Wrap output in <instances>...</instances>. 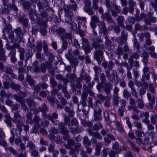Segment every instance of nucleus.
Instances as JSON below:
<instances>
[{"mask_svg": "<svg viewBox=\"0 0 157 157\" xmlns=\"http://www.w3.org/2000/svg\"><path fill=\"white\" fill-rule=\"evenodd\" d=\"M62 87V84H59L57 85V89L53 88L51 91V94L53 96H55L57 94L58 91Z\"/></svg>", "mask_w": 157, "mask_h": 157, "instance_id": "53", "label": "nucleus"}, {"mask_svg": "<svg viewBox=\"0 0 157 157\" xmlns=\"http://www.w3.org/2000/svg\"><path fill=\"white\" fill-rule=\"evenodd\" d=\"M19 95L17 94H13V98L16 100L17 101V97L21 98H22L23 101H24L23 98L27 96V93L25 92H23L22 91L20 90L18 93Z\"/></svg>", "mask_w": 157, "mask_h": 157, "instance_id": "35", "label": "nucleus"}, {"mask_svg": "<svg viewBox=\"0 0 157 157\" xmlns=\"http://www.w3.org/2000/svg\"><path fill=\"white\" fill-rule=\"evenodd\" d=\"M53 123L57 125L59 129L60 130L62 135L65 134L69 132L68 130L65 127V124L63 123L59 122V121H56Z\"/></svg>", "mask_w": 157, "mask_h": 157, "instance_id": "10", "label": "nucleus"}, {"mask_svg": "<svg viewBox=\"0 0 157 157\" xmlns=\"http://www.w3.org/2000/svg\"><path fill=\"white\" fill-rule=\"evenodd\" d=\"M25 80L30 86H33L34 85L35 81L31 75L27 74Z\"/></svg>", "mask_w": 157, "mask_h": 157, "instance_id": "39", "label": "nucleus"}, {"mask_svg": "<svg viewBox=\"0 0 157 157\" xmlns=\"http://www.w3.org/2000/svg\"><path fill=\"white\" fill-rule=\"evenodd\" d=\"M67 141V144L65 145V147L67 149L72 148L75 145V142L74 140L70 139Z\"/></svg>", "mask_w": 157, "mask_h": 157, "instance_id": "31", "label": "nucleus"}, {"mask_svg": "<svg viewBox=\"0 0 157 157\" xmlns=\"http://www.w3.org/2000/svg\"><path fill=\"white\" fill-rule=\"evenodd\" d=\"M112 150H114L115 151L119 154L122 152V149L120 147L119 144L117 142H116L113 144Z\"/></svg>", "mask_w": 157, "mask_h": 157, "instance_id": "24", "label": "nucleus"}, {"mask_svg": "<svg viewBox=\"0 0 157 157\" xmlns=\"http://www.w3.org/2000/svg\"><path fill=\"white\" fill-rule=\"evenodd\" d=\"M114 123L116 126L117 130L121 133L123 132L124 131V129L123 127L121 122L118 121H116L114 122Z\"/></svg>", "mask_w": 157, "mask_h": 157, "instance_id": "29", "label": "nucleus"}, {"mask_svg": "<svg viewBox=\"0 0 157 157\" xmlns=\"http://www.w3.org/2000/svg\"><path fill=\"white\" fill-rule=\"evenodd\" d=\"M14 123L16 124V126L18 131L20 132H21L22 131V127L24 125V123L22 121H21V120L16 121L13 122Z\"/></svg>", "mask_w": 157, "mask_h": 157, "instance_id": "44", "label": "nucleus"}, {"mask_svg": "<svg viewBox=\"0 0 157 157\" xmlns=\"http://www.w3.org/2000/svg\"><path fill=\"white\" fill-rule=\"evenodd\" d=\"M26 147L30 150L35 149L36 146L31 141H28Z\"/></svg>", "mask_w": 157, "mask_h": 157, "instance_id": "63", "label": "nucleus"}, {"mask_svg": "<svg viewBox=\"0 0 157 157\" xmlns=\"http://www.w3.org/2000/svg\"><path fill=\"white\" fill-rule=\"evenodd\" d=\"M102 110L101 109L98 107H96L94 111V119L92 120L93 122H101L102 120L101 116Z\"/></svg>", "mask_w": 157, "mask_h": 157, "instance_id": "6", "label": "nucleus"}, {"mask_svg": "<svg viewBox=\"0 0 157 157\" xmlns=\"http://www.w3.org/2000/svg\"><path fill=\"white\" fill-rule=\"evenodd\" d=\"M136 102L137 103V107L140 109H143L145 106L144 104V102L142 96L140 98H138L136 101Z\"/></svg>", "mask_w": 157, "mask_h": 157, "instance_id": "38", "label": "nucleus"}, {"mask_svg": "<svg viewBox=\"0 0 157 157\" xmlns=\"http://www.w3.org/2000/svg\"><path fill=\"white\" fill-rule=\"evenodd\" d=\"M14 31L15 33L20 37V40L19 42H20L23 40V37L22 36L23 35V33L20 27H18L14 29Z\"/></svg>", "mask_w": 157, "mask_h": 157, "instance_id": "30", "label": "nucleus"}, {"mask_svg": "<svg viewBox=\"0 0 157 157\" xmlns=\"http://www.w3.org/2000/svg\"><path fill=\"white\" fill-rule=\"evenodd\" d=\"M101 66L105 69L112 70L113 67L114 66V63L112 61H109V63L106 61H104L102 63Z\"/></svg>", "mask_w": 157, "mask_h": 157, "instance_id": "21", "label": "nucleus"}, {"mask_svg": "<svg viewBox=\"0 0 157 157\" xmlns=\"http://www.w3.org/2000/svg\"><path fill=\"white\" fill-rule=\"evenodd\" d=\"M77 8L78 6L77 4L65 5L63 6V10L64 11H70V10L74 11H76Z\"/></svg>", "mask_w": 157, "mask_h": 157, "instance_id": "19", "label": "nucleus"}, {"mask_svg": "<svg viewBox=\"0 0 157 157\" xmlns=\"http://www.w3.org/2000/svg\"><path fill=\"white\" fill-rule=\"evenodd\" d=\"M50 82L51 84V86L52 88H55L57 85V82L53 77L50 78Z\"/></svg>", "mask_w": 157, "mask_h": 157, "instance_id": "62", "label": "nucleus"}, {"mask_svg": "<svg viewBox=\"0 0 157 157\" xmlns=\"http://www.w3.org/2000/svg\"><path fill=\"white\" fill-rule=\"evenodd\" d=\"M39 62L36 60H35L33 63V70L34 72L36 73L40 72V67L39 66Z\"/></svg>", "mask_w": 157, "mask_h": 157, "instance_id": "32", "label": "nucleus"}, {"mask_svg": "<svg viewBox=\"0 0 157 157\" xmlns=\"http://www.w3.org/2000/svg\"><path fill=\"white\" fill-rule=\"evenodd\" d=\"M137 15H136L135 17V18L137 21H139L142 19H144L147 15L144 13H141L140 16H139L138 13Z\"/></svg>", "mask_w": 157, "mask_h": 157, "instance_id": "52", "label": "nucleus"}, {"mask_svg": "<svg viewBox=\"0 0 157 157\" xmlns=\"http://www.w3.org/2000/svg\"><path fill=\"white\" fill-rule=\"evenodd\" d=\"M6 50L4 48L0 49V60L6 62L7 56L5 55Z\"/></svg>", "mask_w": 157, "mask_h": 157, "instance_id": "34", "label": "nucleus"}, {"mask_svg": "<svg viewBox=\"0 0 157 157\" xmlns=\"http://www.w3.org/2000/svg\"><path fill=\"white\" fill-rule=\"evenodd\" d=\"M18 21L25 27H26L28 25L29 22V19L26 18H25L23 17H21L18 18Z\"/></svg>", "mask_w": 157, "mask_h": 157, "instance_id": "40", "label": "nucleus"}, {"mask_svg": "<svg viewBox=\"0 0 157 157\" xmlns=\"http://www.w3.org/2000/svg\"><path fill=\"white\" fill-rule=\"evenodd\" d=\"M99 19L98 17L96 15H92L91 17V21L90 23V25L93 29L95 28L97 26L96 23H99Z\"/></svg>", "mask_w": 157, "mask_h": 157, "instance_id": "17", "label": "nucleus"}, {"mask_svg": "<svg viewBox=\"0 0 157 157\" xmlns=\"http://www.w3.org/2000/svg\"><path fill=\"white\" fill-rule=\"evenodd\" d=\"M83 143L85 146H89L91 144V141L88 139L87 136H85L83 139Z\"/></svg>", "mask_w": 157, "mask_h": 157, "instance_id": "57", "label": "nucleus"}, {"mask_svg": "<svg viewBox=\"0 0 157 157\" xmlns=\"http://www.w3.org/2000/svg\"><path fill=\"white\" fill-rule=\"evenodd\" d=\"M56 33L60 37L61 39L65 38L66 31L63 28H59L56 30Z\"/></svg>", "mask_w": 157, "mask_h": 157, "instance_id": "26", "label": "nucleus"}, {"mask_svg": "<svg viewBox=\"0 0 157 157\" xmlns=\"http://www.w3.org/2000/svg\"><path fill=\"white\" fill-rule=\"evenodd\" d=\"M124 17L122 16H119L117 18V21L118 25L120 27L122 28H125V26L124 25Z\"/></svg>", "mask_w": 157, "mask_h": 157, "instance_id": "28", "label": "nucleus"}, {"mask_svg": "<svg viewBox=\"0 0 157 157\" xmlns=\"http://www.w3.org/2000/svg\"><path fill=\"white\" fill-rule=\"evenodd\" d=\"M109 11H108V12L102 14L101 16V18L103 20L106 19L109 24L114 23V21L110 14Z\"/></svg>", "mask_w": 157, "mask_h": 157, "instance_id": "12", "label": "nucleus"}, {"mask_svg": "<svg viewBox=\"0 0 157 157\" xmlns=\"http://www.w3.org/2000/svg\"><path fill=\"white\" fill-rule=\"evenodd\" d=\"M87 131L90 136H93L99 140H101L102 139V136H105L108 134L107 131L104 129H102L101 130L100 133L98 131L94 132L90 128L88 129Z\"/></svg>", "mask_w": 157, "mask_h": 157, "instance_id": "5", "label": "nucleus"}, {"mask_svg": "<svg viewBox=\"0 0 157 157\" xmlns=\"http://www.w3.org/2000/svg\"><path fill=\"white\" fill-rule=\"evenodd\" d=\"M151 123L153 125L156 124L157 121V115L155 114L151 115L150 117Z\"/></svg>", "mask_w": 157, "mask_h": 157, "instance_id": "59", "label": "nucleus"}, {"mask_svg": "<svg viewBox=\"0 0 157 157\" xmlns=\"http://www.w3.org/2000/svg\"><path fill=\"white\" fill-rule=\"evenodd\" d=\"M127 141L130 145L133 151H136L137 153H140V149L138 146H136L135 144L129 139H127Z\"/></svg>", "mask_w": 157, "mask_h": 157, "instance_id": "33", "label": "nucleus"}, {"mask_svg": "<svg viewBox=\"0 0 157 157\" xmlns=\"http://www.w3.org/2000/svg\"><path fill=\"white\" fill-rule=\"evenodd\" d=\"M52 66L51 63L48 61L41 63L40 67V72H41L43 73H45L46 71V68L50 69Z\"/></svg>", "mask_w": 157, "mask_h": 157, "instance_id": "13", "label": "nucleus"}, {"mask_svg": "<svg viewBox=\"0 0 157 157\" xmlns=\"http://www.w3.org/2000/svg\"><path fill=\"white\" fill-rule=\"evenodd\" d=\"M147 95L148 99L149 102H155V98L154 95H152L149 93H147Z\"/></svg>", "mask_w": 157, "mask_h": 157, "instance_id": "61", "label": "nucleus"}, {"mask_svg": "<svg viewBox=\"0 0 157 157\" xmlns=\"http://www.w3.org/2000/svg\"><path fill=\"white\" fill-rule=\"evenodd\" d=\"M141 57L143 59L142 61L144 66L143 69V75L142 76V81L144 82L145 80L149 81L150 79V75L148 73L150 70V68L148 67L147 65L148 64L149 55L147 52H144L141 54Z\"/></svg>", "mask_w": 157, "mask_h": 157, "instance_id": "1", "label": "nucleus"}, {"mask_svg": "<svg viewBox=\"0 0 157 157\" xmlns=\"http://www.w3.org/2000/svg\"><path fill=\"white\" fill-rule=\"evenodd\" d=\"M18 52H20L19 57L21 60H23L25 58V50L23 48H20L18 50Z\"/></svg>", "mask_w": 157, "mask_h": 157, "instance_id": "56", "label": "nucleus"}, {"mask_svg": "<svg viewBox=\"0 0 157 157\" xmlns=\"http://www.w3.org/2000/svg\"><path fill=\"white\" fill-rule=\"evenodd\" d=\"M128 62L130 65H132L133 67H135V68H137L140 67L139 62L137 60L134 61L133 59H132L131 60H128Z\"/></svg>", "mask_w": 157, "mask_h": 157, "instance_id": "50", "label": "nucleus"}, {"mask_svg": "<svg viewBox=\"0 0 157 157\" xmlns=\"http://www.w3.org/2000/svg\"><path fill=\"white\" fill-rule=\"evenodd\" d=\"M103 125L101 122H98V123L94 124L92 127L93 131H98L99 129L102 128Z\"/></svg>", "mask_w": 157, "mask_h": 157, "instance_id": "37", "label": "nucleus"}, {"mask_svg": "<svg viewBox=\"0 0 157 157\" xmlns=\"http://www.w3.org/2000/svg\"><path fill=\"white\" fill-rule=\"evenodd\" d=\"M116 140L115 137L110 133H108L107 137H105L104 138V141L107 144H110L112 140L115 141Z\"/></svg>", "mask_w": 157, "mask_h": 157, "instance_id": "23", "label": "nucleus"}, {"mask_svg": "<svg viewBox=\"0 0 157 157\" xmlns=\"http://www.w3.org/2000/svg\"><path fill=\"white\" fill-rule=\"evenodd\" d=\"M98 26L100 29V33H102L105 35H107L108 34L107 29L104 21H100L99 22Z\"/></svg>", "mask_w": 157, "mask_h": 157, "instance_id": "15", "label": "nucleus"}, {"mask_svg": "<svg viewBox=\"0 0 157 157\" xmlns=\"http://www.w3.org/2000/svg\"><path fill=\"white\" fill-rule=\"evenodd\" d=\"M104 117L109 124H111L112 122L114 123L116 121V115L115 114L113 113H109L107 111L104 112Z\"/></svg>", "mask_w": 157, "mask_h": 157, "instance_id": "7", "label": "nucleus"}, {"mask_svg": "<svg viewBox=\"0 0 157 157\" xmlns=\"http://www.w3.org/2000/svg\"><path fill=\"white\" fill-rule=\"evenodd\" d=\"M96 88L99 92H100L103 88L106 95L110 94V91L113 88V86L110 82L105 83L99 82L96 86Z\"/></svg>", "mask_w": 157, "mask_h": 157, "instance_id": "4", "label": "nucleus"}, {"mask_svg": "<svg viewBox=\"0 0 157 157\" xmlns=\"http://www.w3.org/2000/svg\"><path fill=\"white\" fill-rule=\"evenodd\" d=\"M16 49H12L8 54V56L10 57V61L13 63H15L17 60L16 57Z\"/></svg>", "mask_w": 157, "mask_h": 157, "instance_id": "18", "label": "nucleus"}, {"mask_svg": "<svg viewBox=\"0 0 157 157\" xmlns=\"http://www.w3.org/2000/svg\"><path fill=\"white\" fill-rule=\"evenodd\" d=\"M93 69L95 71V76H98L101 71V68L98 66H95L94 67Z\"/></svg>", "mask_w": 157, "mask_h": 157, "instance_id": "64", "label": "nucleus"}, {"mask_svg": "<svg viewBox=\"0 0 157 157\" xmlns=\"http://www.w3.org/2000/svg\"><path fill=\"white\" fill-rule=\"evenodd\" d=\"M34 14L36 18V24L40 27V32L43 36H45L47 32L46 29L44 28L47 27V24L45 21L42 20L41 18L40 17L39 15L36 13V12H34Z\"/></svg>", "mask_w": 157, "mask_h": 157, "instance_id": "3", "label": "nucleus"}, {"mask_svg": "<svg viewBox=\"0 0 157 157\" xmlns=\"http://www.w3.org/2000/svg\"><path fill=\"white\" fill-rule=\"evenodd\" d=\"M83 130V128L78 129V128L71 127L69 128L70 132L72 134H77L81 132Z\"/></svg>", "mask_w": 157, "mask_h": 157, "instance_id": "45", "label": "nucleus"}, {"mask_svg": "<svg viewBox=\"0 0 157 157\" xmlns=\"http://www.w3.org/2000/svg\"><path fill=\"white\" fill-rule=\"evenodd\" d=\"M10 86L12 89L17 91L20 90L21 89V86L20 85L15 84L13 82H11Z\"/></svg>", "mask_w": 157, "mask_h": 157, "instance_id": "54", "label": "nucleus"}, {"mask_svg": "<svg viewBox=\"0 0 157 157\" xmlns=\"http://www.w3.org/2000/svg\"><path fill=\"white\" fill-rule=\"evenodd\" d=\"M16 98L17 99V101L20 103L21 108L23 109L25 113L28 112L29 110L25 104V101H23L21 98L17 97Z\"/></svg>", "mask_w": 157, "mask_h": 157, "instance_id": "25", "label": "nucleus"}, {"mask_svg": "<svg viewBox=\"0 0 157 157\" xmlns=\"http://www.w3.org/2000/svg\"><path fill=\"white\" fill-rule=\"evenodd\" d=\"M143 149L145 150L148 152H151L152 151V147L150 144H144L140 146Z\"/></svg>", "mask_w": 157, "mask_h": 157, "instance_id": "60", "label": "nucleus"}, {"mask_svg": "<svg viewBox=\"0 0 157 157\" xmlns=\"http://www.w3.org/2000/svg\"><path fill=\"white\" fill-rule=\"evenodd\" d=\"M148 74L150 75L151 74L152 75V78L154 79V81H155L157 78V75L155 74L154 68L153 67H151L150 69V70L148 72Z\"/></svg>", "mask_w": 157, "mask_h": 157, "instance_id": "55", "label": "nucleus"}, {"mask_svg": "<svg viewBox=\"0 0 157 157\" xmlns=\"http://www.w3.org/2000/svg\"><path fill=\"white\" fill-rule=\"evenodd\" d=\"M123 44H119L118 48L116 50V54L118 55V57L122 55L124 53V51L121 47Z\"/></svg>", "mask_w": 157, "mask_h": 157, "instance_id": "43", "label": "nucleus"}, {"mask_svg": "<svg viewBox=\"0 0 157 157\" xmlns=\"http://www.w3.org/2000/svg\"><path fill=\"white\" fill-rule=\"evenodd\" d=\"M23 8L25 10H29L31 9V7L33 5V3L29 1H25L22 4Z\"/></svg>", "mask_w": 157, "mask_h": 157, "instance_id": "42", "label": "nucleus"}, {"mask_svg": "<svg viewBox=\"0 0 157 157\" xmlns=\"http://www.w3.org/2000/svg\"><path fill=\"white\" fill-rule=\"evenodd\" d=\"M128 34L124 31L121 32V36L115 39L116 42L118 44H126L128 40Z\"/></svg>", "mask_w": 157, "mask_h": 157, "instance_id": "8", "label": "nucleus"}, {"mask_svg": "<svg viewBox=\"0 0 157 157\" xmlns=\"http://www.w3.org/2000/svg\"><path fill=\"white\" fill-rule=\"evenodd\" d=\"M40 127V124H35L32 128L31 133H35L37 134L39 133V128Z\"/></svg>", "mask_w": 157, "mask_h": 157, "instance_id": "48", "label": "nucleus"}, {"mask_svg": "<svg viewBox=\"0 0 157 157\" xmlns=\"http://www.w3.org/2000/svg\"><path fill=\"white\" fill-rule=\"evenodd\" d=\"M86 27H83L82 28L78 27V29L76 31V32L77 34L79 35L81 37H83L84 36V33L86 31Z\"/></svg>", "mask_w": 157, "mask_h": 157, "instance_id": "36", "label": "nucleus"}, {"mask_svg": "<svg viewBox=\"0 0 157 157\" xmlns=\"http://www.w3.org/2000/svg\"><path fill=\"white\" fill-rule=\"evenodd\" d=\"M149 113L147 112H142L141 113L140 115L141 118L144 117V118L142 120V121L145 124L147 123H148L149 122L150 120L149 119Z\"/></svg>", "mask_w": 157, "mask_h": 157, "instance_id": "22", "label": "nucleus"}, {"mask_svg": "<svg viewBox=\"0 0 157 157\" xmlns=\"http://www.w3.org/2000/svg\"><path fill=\"white\" fill-rule=\"evenodd\" d=\"M123 94L124 97L127 100L132 96L131 93L126 89L124 90Z\"/></svg>", "mask_w": 157, "mask_h": 157, "instance_id": "58", "label": "nucleus"}, {"mask_svg": "<svg viewBox=\"0 0 157 157\" xmlns=\"http://www.w3.org/2000/svg\"><path fill=\"white\" fill-rule=\"evenodd\" d=\"M70 62L72 67L75 68V69H76V67L79 62L77 59L74 58L70 60Z\"/></svg>", "mask_w": 157, "mask_h": 157, "instance_id": "47", "label": "nucleus"}, {"mask_svg": "<svg viewBox=\"0 0 157 157\" xmlns=\"http://www.w3.org/2000/svg\"><path fill=\"white\" fill-rule=\"evenodd\" d=\"M65 15L63 17V19L67 23L70 22L73 16V13L71 11H64Z\"/></svg>", "mask_w": 157, "mask_h": 157, "instance_id": "16", "label": "nucleus"}, {"mask_svg": "<svg viewBox=\"0 0 157 157\" xmlns=\"http://www.w3.org/2000/svg\"><path fill=\"white\" fill-rule=\"evenodd\" d=\"M92 45L96 49L99 48V50H103L104 48V45L103 44H100L94 41Z\"/></svg>", "mask_w": 157, "mask_h": 157, "instance_id": "41", "label": "nucleus"}, {"mask_svg": "<svg viewBox=\"0 0 157 157\" xmlns=\"http://www.w3.org/2000/svg\"><path fill=\"white\" fill-rule=\"evenodd\" d=\"M92 49V47L90 46V44H85L83 46V49L86 54L90 53Z\"/></svg>", "mask_w": 157, "mask_h": 157, "instance_id": "49", "label": "nucleus"}, {"mask_svg": "<svg viewBox=\"0 0 157 157\" xmlns=\"http://www.w3.org/2000/svg\"><path fill=\"white\" fill-rule=\"evenodd\" d=\"M3 71L6 74L11 75V77L14 78L17 77V75L14 73H13V70L10 65L6 66L3 70Z\"/></svg>", "mask_w": 157, "mask_h": 157, "instance_id": "14", "label": "nucleus"}, {"mask_svg": "<svg viewBox=\"0 0 157 157\" xmlns=\"http://www.w3.org/2000/svg\"><path fill=\"white\" fill-rule=\"evenodd\" d=\"M88 96L87 93L86 92H83L81 95V103L82 104L83 107H85L87 105V97Z\"/></svg>", "mask_w": 157, "mask_h": 157, "instance_id": "20", "label": "nucleus"}, {"mask_svg": "<svg viewBox=\"0 0 157 157\" xmlns=\"http://www.w3.org/2000/svg\"><path fill=\"white\" fill-rule=\"evenodd\" d=\"M103 50H96L94 52V58L100 64L103 58Z\"/></svg>", "mask_w": 157, "mask_h": 157, "instance_id": "9", "label": "nucleus"}, {"mask_svg": "<svg viewBox=\"0 0 157 157\" xmlns=\"http://www.w3.org/2000/svg\"><path fill=\"white\" fill-rule=\"evenodd\" d=\"M26 101L27 104L30 107L32 106H33L35 107L37 105V103L36 102L32 100H31L30 99H27Z\"/></svg>", "mask_w": 157, "mask_h": 157, "instance_id": "51", "label": "nucleus"}, {"mask_svg": "<svg viewBox=\"0 0 157 157\" xmlns=\"http://www.w3.org/2000/svg\"><path fill=\"white\" fill-rule=\"evenodd\" d=\"M76 20L77 21L78 27L82 28L83 27H86L85 23L86 21V17L77 16Z\"/></svg>", "mask_w": 157, "mask_h": 157, "instance_id": "11", "label": "nucleus"}, {"mask_svg": "<svg viewBox=\"0 0 157 157\" xmlns=\"http://www.w3.org/2000/svg\"><path fill=\"white\" fill-rule=\"evenodd\" d=\"M38 109L42 113V115L44 118L47 119L53 123L54 122V120L58 118V114L56 112L52 113V115L50 114H46V112H48L49 109L47 105L45 104H43L41 106L39 107Z\"/></svg>", "mask_w": 157, "mask_h": 157, "instance_id": "2", "label": "nucleus"}, {"mask_svg": "<svg viewBox=\"0 0 157 157\" xmlns=\"http://www.w3.org/2000/svg\"><path fill=\"white\" fill-rule=\"evenodd\" d=\"M80 78L81 80H85L86 83L90 81L91 80V77L86 73H82L80 75Z\"/></svg>", "mask_w": 157, "mask_h": 157, "instance_id": "27", "label": "nucleus"}, {"mask_svg": "<svg viewBox=\"0 0 157 157\" xmlns=\"http://www.w3.org/2000/svg\"><path fill=\"white\" fill-rule=\"evenodd\" d=\"M90 6H86L84 8V11L90 15H93L94 14V11L90 7Z\"/></svg>", "mask_w": 157, "mask_h": 157, "instance_id": "46", "label": "nucleus"}]
</instances>
